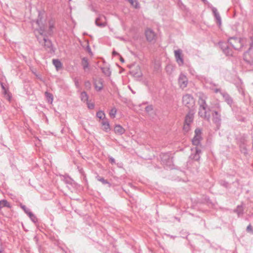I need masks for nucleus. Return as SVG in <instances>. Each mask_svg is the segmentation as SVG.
Masks as SVG:
<instances>
[{
	"label": "nucleus",
	"mask_w": 253,
	"mask_h": 253,
	"mask_svg": "<svg viewBox=\"0 0 253 253\" xmlns=\"http://www.w3.org/2000/svg\"><path fill=\"white\" fill-rule=\"evenodd\" d=\"M4 207L11 208V206L7 200L3 199L0 201V210Z\"/></svg>",
	"instance_id": "393cba45"
},
{
	"label": "nucleus",
	"mask_w": 253,
	"mask_h": 253,
	"mask_svg": "<svg viewBox=\"0 0 253 253\" xmlns=\"http://www.w3.org/2000/svg\"><path fill=\"white\" fill-rule=\"evenodd\" d=\"M191 151H194L189 157V161L187 162L188 165H190L193 161H199L200 159V154L202 153L201 149L196 147L194 149H191Z\"/></svg>",
	"instance_id": "39448f33"
},
{
	"label": "nucleus",
	"mask_w": 253,
	"mask_h": 253,
	"mask_svg": "<svg viewBox=\"0 0 253 253\" xmlns=\"http://www.w3.org/2000/svg\"><path fill=\"white\" fill-rule=\"evenodd\" d=\"M69 1H71V0H69Z\"/></svg>",
	"instance_id": "e2e57ef3"
},
{
	"label": "nucleus",
	"mask_w": 253,
	"mask_h": 253,
	"mask_svg": "<svg viewBox=\"0 0 253 253\" xmlns=\"http://www.w3.org/2000/svg\"><path fill=\"white\" fill-rule=\"evenodd\" d=\"M205 3H206L208 2L207 0H202Z\"/></svg>",
	"instance_id": "4d7b16f0"
},
{
	"label": "nucleus",
	"mask_w": 253,
	"mask_h": 253,
	"mask_svg": "<svg viewBox=\"0 0 253 253\" xmlns=\"http://www.w3.org/2000/svg\"><path fill=\"white\" fill-rule=\"evenodd\" d=\"M220 94L224 99L225 101L231 107L233 104V100L230 95L226 91L220 92Z\"/></svg>",
	"instance_id": "dca6fc26"
},
{
	"label": "nucleus",
	"mask_w": 253,
	"mask_h": 253,
	"mask_svg": "<svg viewBox=\"0 0 253 253\" xmlns=\"http://www.w3.org/2000/svg\"><path fill=\"white\" fill-rule=\"evenodd\" d=\"M161 162L164 165H170L172 163V158L169 153H162L161 155Z\"/></svg>",
	"instance_id": "4468645a"
},
{
	"label": "nucleus",
	"mask_w": 253,
	"mask_h": 253,
	"mask_svg": "<svg viewBox=\"0 0 253 253\" xmlns=\"http://www.w3.org/2000/svg\"><path fill=\"white\" fill-rule=\"evenodd\" d=\"M109 162L112 164H114L115 163V160L114 158H113V157H110L109 158Z\"/></svg>",
	"instance_id": "c03bdc74"
},
{
	"label": "nucleus",
	"mask_w": 253,
	"mask_h": 253,
	"mask_svg": "<svg viewBox=\"0 0 253 253\" xmlns=\"http://www.w3.org/2000/svg\"><path fill=\"white\" fill-rule=\"evenodd\" d=\"M178 83L181 88H185L188 84V79L186 76L183 73H181L178 79Z\"/></svg>",
	"instance_id": "ddd939ff"
},
{
	"label": "nucleus",
	"mask_w": 253,
	"mask_h": 253,
	"mask_svg": "<svg viewBox=\"0 0 253 253\" xmlns=\"http://www.w3.org/2000/svg\"><path fill=\"white\" fill-rule=\"evenodd\" d=\"M55 21L54 19H51L48 21V30L47 34L51 36L53 33V30L55 28Z\"/></svg>",
	"instance_id": "a211bd4d"
},
{
	"label": "nucleus",
	"mask_w": 253,
	"mask_h": 253,
	"mask_svg": "<svg viewBox=\"0 0 253 253\" xmlns=\"http://www.w3.org/2000/svg\"><path fill=\"white\" fill-rule=\"evenodd\" d=\"M146 40L149 42H155L157 39L156 34L150 28H147L145 31Z\"/></svg>",
	"instance_id": "6e6552de"
},
{
	"label": "nucleus",
	"mask_w": 253,
	"mask_h": 253,
	"mask_svg": "<svg viewBox=\"0 0 253 253\" xmlns=\"http://www.w3.org/2000/svg\"><path fill=\"white\" fill-rule=\"evenodd\" d=\"M127 1L133 6L135 8H139L140 5L137 0H127Z\"/></svg>",
	"instance_id": "2f4dec72"
},
{
	"label": "nucleus",
	"mask_w": 253,
	"mask_h": 253,
	"mask_svg": "<svg viewBox=\"0 0 253 253\" xmlns=\"http://www.w3.org/2000/svg\"><path fill=\"white\" fill-rule=\"evenodd\" d=\"M41 246H39V251H40V253H41Z\"/></svg>",
	"instance_id": "13d9d810"
},
{
	"label": "nucleus",
	"mask_w": 253,
	"mask_h": 253,
	"mask_svg": "<svg viewBox=\"0 0 253 253\" xmlns=\"http://www.w3.org/2000/svg\"><path fill=\"white\" fill-rule=\"evenodd\" d=\"M207 108H205L203 110V109L199 108L198 114L201 117L204 118L208 121H209L211 116L210 114L207 115Z\"/></svg>",
	"instance_id": "f3484780"
},
{
	"label": "nucleus",
	"mask_w": 253,
	"mask_h": 253,
	"mask_svg": "<svg viewBox=\"0 0 253 253\" xmlns=\"http://www.w3.org/2000/svg\"><path fill=\"white\" fill-rule=\"evenodd\" d=\"M174 219H175L176 220H177L179 222H180V219L179 217L174 216Z\"/></svg>",
	"instance_id": "5fc2aeb1"
},
{
	"label": "nucleus",
	"mask_w": 253,
	"mask_h": 253,
	"mask_svg": "<svg viewBox=\"0 0 253 253\" xmlns=\"http://www.w3.org/2000/svg\"><path fill=\"white\" fill-rule=\"evenodd\" d=\"M112 54L114 56H116V55H120V54L117 52L116 51L114 50L112 52Z\"/></svg>",
	"instance_id": "8fccbe9b"
},
{
	"label": "nucleus",
	"mask_w": 253,
	"mask_h": 253,
	"mask_svg": "<svg viewBox=\"0 0 253 253\" xmlns=\"http://www.w3.org/2000/svg\"><path fill=\"white\" fill-rule=\"evenodd\" d=\"M102 72L107 76H110L111 74V72L109 68L102 67L101 68Z\"/></svg>",
	"instance_id": "f704fd0d"
},
{
	"label": "nucleus",
	"mask_w": 253,
	"mask_h": 253,
	"mask_svg": "<svg viewBox=\"0 0 253 253\" xmlns=\"http://www.w3.org/2000/svg\"><path fill=\"white\" fill-rule=\"evenodd\" d=\"M120 61H121L122 63L125 62V60H124V58H123L121 56H120Z\"/></svg>",
	"instance_id": "864d4df0"
},
{
	"label": "nucleus",
	"mask_w": 253,
	"mask_h": 253,
	"mask_svg": "<svg viewBox=\"0 0 253 253\" xmlns=\"http://www.w3.org/2000/svg\"><path fill=\"white\" fill-rule=\"evenodd\" d=\"M20 207L27 215L28 213L31 211L30 210L24 205L21 204Z\"/></svg>",
	"instance_id": "58836bf2"
},
{
	"label": "nucleus",
	"mask_w": 253,
	"mask_h": 253,
	"mask_svg": "<svg viewBox=\"0 0 253 253\" xmlns=\"http://www.w3.org/2000/svg\"><path fill=\"white\" fill-rule=\"evenodd\" d=\"M219 183L220 184V185L227 188L229 187V183L226 181V180H220L219 181Z\"/></svg>",
	"instance_id": "e433bc0d"
},
{
	"label": "nucleus",
	"mask_w": 253,
	"mask_h": 253,
	"mask_svg": "<svg viewBox=\"0 0 253 253\" xmlns=\"http://www.w3.org/2000/svg\"><path fill=\"white\" fill-rule=\"evenodd\" d=\"M90 85V83L89 81H86L85 82V85L86 86H87L88 85L89 86Z\"/></svg>",
	"instance_id": "3c124183"
},
{
	"label": "nucleus",
	"mask_w": 253,
	"mask_h": 253,
	"mask_svg": "<svg viewBox=\"0 0 253 253\" xmlns=\"http://www.w3.org/2000/svg\"><path fill=\"white\" fill-rule=\"evenodd\" d=\"M74 82H75V84L77 88H79L80 87V84H79V81H78V80L77 78H75L74 79Z\"/></svg>",
	"instance_id": "37998d69"
},
{
	"label": "nucleus",
	"mask_w": 253,
	"mask_h": 253,
	"mask_svg": "<svg viewBox=\"0 0 253 253\" xmlns=\"http://www.w3.org/2000/svg\"><path fill=\"white\" fill-rule=\"evenodd\" d=\"M52 62L57 70L62 67V64L61 61L58 59H53Z\"/></svg>",
	"instance_id": "c85d7f7f"
},
{
	"label": "nucleus",
	"mask_w": 253,
	"mask_h": 253,
	"mask_svg": "<svg viewBox=\"0 0 253 253\" xmlns=\"http://www.w3.org/2000/svg\"><path fill=\"white\" fill-rule=\"evenodd\" d=\"M253 43L250 44V47L249 49L246 51L244 54L243 58L246 62L250 65H253Z\"/></svg>",
	"instance_id": "f03ea898"
},
{
	"label": "nucleus",
	"mask_w": 253,
	"mask_h": 253,
	"mask_svg": "<svg viewBox=\"0 0 253 253\" xmlns=\"http://www.w3.org/2000/svg\"><path fill=\"white\" fill-rule=\"evenodd\" d=\"M210 84H213L214 86H215L216 84H213L212 83H210Z\"/></svg>",
	"instance_id": "bf43d9fd"
},
{
	"label": "nucleus",
	"mask_w": 253,
	"mask_h": 253,
	"mask_svg": "<svg viewBox=\"0 0 253 253\" xmlns=\"http://www.w3.org/2000/svg\"><path fill=\"white\" fill-rule=\"evenodd\" d=\"M45 96L48 103H49V104H52L53 99V96L52 94V93L46 91L45 92Z\"/></svg>",
	"instance_id": "bb28decb"
},
{
	"label": "nucleus",
	"mask_w": 253,
	"mask_h": 253,
	"mask_svg": "<svg viewBox=\"0 0 253 253\" xmlns=\"http://www.w3.org/2000/svg\"><path fill=\"white\" fill-rule=\"evenodd\" d=\"M4 251V248L2 245L0 244V253H2Z\"/></svg>",
	"instance_id": "09e8293b"
},
{
	"label": "nucleus",
	"mask_w": 253,
	"mask_h": 253,
	"mask_svg": "<svg viewBox=\"0 0 253 253\" xmlns=\"http://www.w3.org/2000/svg\"><path fill=\"white\" fill-rule=\"evenodd\" d=\"M174 56L175 60L179 66H182L184 64L183 56L182 50L178 49L174 50Z\"/></svg>",
	"instance_id": "9b49d317"
},
{
	"label": "nucleus",
	"mask_w": 253,
	"mask_h": 253,
	"mask_svg": "<svg viewBox=\"0 0 253 253\" xmlns=\"http://www.w3.org/2000/svg\"><path fill=\"white\" fill-rule=\"evenodd\" d=\"M81 98L82 101L87 102L88 96L86 92L83 91L81 94Z\"/></svg>",
	"instance_id": "72a5a7b5"
},
{
	"label": "nucleus",
	"mask_w": 253,
	"mask_h": 253,
	"mask_svg": "<svg viewBox=\"0 0 253 253\" xmlns=\"http://www.w3.org/2000/svg\"><path fill=\"white\" fill-rule=\"evenodd\" d=\"M117 112V110L115 107H114L113 108H112L109 112V115H110V117L112 118H114L116 117Z\"/></svg>",
	"instance_id": "c9c22d12"
},
{
	"label": "nucleus",
	"mask_w": 253,
	"mask_h": 253,
	"mask_svg": "<svg viewBox=\"0 0 253 253\" xmlns=\"http://www.w3.org/2000/svg\"><path fill=\"white\" fill-rule=\"evenodd\" d=\"M96 26L100 27H104L106 26L107 23L105 21V17L103 15H100L95 21Z\"/></svg>",
	"instance_id": "2eb2a0df"
},
{
	"label": "nucleus",
	"mask_w": 253,
	"mask_h": 253,
	"mask_svg": "<svg viewBox=\"0 0 253 253\" xmlns=\"http://www.w3.org/2000/svg\"><path fill=\"white\" fill-rule=\"evenodd\" d=\"M234 211L238 214V216L243 215L244 210L242 205H238L237 208L234 210Z\"/></svg>",
	"instance_id": "cd10ccee"
},
{
	"label": "nucleus",
	"mask_w": 253,
	"mask_h": 253,
	"mask_svg": "<svg viewBox=\"0 0 253 253\" xmlns=\"http://www.w3.org/2000/svg\"><path fill=\"white\" fill-rule=\"evenodd\" d=\"M28 215L30 219L34 222L36 223L38 222V219L36 216L31 211L28 213Z\"/></svg>",
	"instance_id": "473e14b6"
},
{
	"label": "nucleus",
	"mask_w": 253,
	"mask_h": 253,
	"mask_svg": "<svg viewBox=\"0 0 253 253\" xmlns=\"http://www.w3.org/2000/svg\"><path fill=\"white\" fill-rule=\"evenodd\" d=\"M71 178L69 177H65V181L66 183H71L70 180Z\"/></svg>",
	"instance_id": "a18cd8bd"
},
{
	"label": "nucleus",
	"mask_w": 253,
	"mask_h": 253,
	"mask_svg": "<svg viewBox=\"0 0 253 253\" xmlns=\"http://www.w3.org/2000/svg\"><path fill=\"white\" fill-rule=\"evenodd\" d=\"M219 46L226 56H233V50L232 48H231V46L228 42H219Z\"/></svg>",
	"instance_id": "20e7f679"
},
{
	"label": "nucleus",
	"mask_w": 253,
	"mask_h": 253,
	"mask_svg": "<svg viewBox=\"0 0 253 253\" xmlns=\"http://www.w3.org/2000/svg\"><path fill=\"white\" fill-rule=\"evenodd\" d=\"M182 103L188 108H192L195 104V100L192 95L186 94L183 96Z\"/></svg>",
	"instance_id": "423d86ee"
},
{
	"label": "nucleus",
	"mask_w": 253,
	"mask_h": 253,
	"mask_svg": "<svg viewBox=\"0 0 253 253\" xmlns=\"http://www.w3.org/2000/svg\"><path fill=\"white\" fill-rule=\"evenodd\" d=\"M82 65L84 71L89 67V63L88 58L86 57H83L82 59Z\"/></svg>",
	"instance_id": "b1692460"
},
{
	"label": "nucleus",
	"mask_w": 253,
	"mask_h": 253,
	"mask_svg": "<svg viewBox=\"0 0 253 253\" xmlns=\"http://www.w3.org/2000/svg\"><path fill=\"white\" fill-rule=\"evenodd\" d=\"M213 90L215 93L219 92L220 93V92H222L220 88H214Z\"/></svg>",
	"instance_id": "49530a36"
},
{
	"label": "nucleus",
	"mask_w": 253,
	"mask_h": 253,
	"mask_svg": "<svg viewBox=\"0 0 253 253\" xmlns=\"http://www.w3.org/2000/svg\"><path fill=\"white\" fill-rule=\"evenodd\" d=\"M217 108L220 109V106L219 104L217 105Z\"/></svg>",
	"instance_id": "052dcab7"
},
{
	"label": "nucleus",
	"mask_w": 253,
	"mask_h": 253,
	"mask_svg": "<svg viewBox=\"0 0 253 253\" xmlns=\"http://www.w3.org/2000/svg\"><path fill=\"white\" fill-rule=\"evenodd\" d=\"M170 237L172 238H173V239L175 238V237L173 236H170Z\"/></svg>",
	"instance_id": "680f3d73"
},
{
	"label": "nucleus",
	"mask_w": 253,
	"mask_h": 253,
	"mask_svg": "<svg viewBox=\"0 0 253 253\" xmlns=\"http://www.w3.org/2000/svg\"><path fill=\"white\" fill-rule=\"evenodd\" d=\"M43 14L44 11H39L38 18L36 20V23L38 26L42 24Z\"/></svg>",
	"instance_id": "5701e85b"
},
{
	"label": "nucleus",
	"mask_w": 253,
	"mask_h": 253,
	"mask_svg": "<svg viewBox=\"0 0 253 253\" xmlns=\"http://www.w3.org/2000/svg\"><path fill=\"white\" fill-rule=\"evenodd\" d=\"M228 42L230 46L235 50H239L243 46L241 39L237 38L231 37L228 39Z\"/></svg>",
	"instance_id": "7ed1b4c3"
},
{
	"label": "nucleus",
	"mask_w": 253,
	"mask_h": 253,
	"mask_svg": "<svg viewBox=\"0 0 253 253\" xmlns=\"http://www.w3.org/2000/svg\"><path fill=\"white\" fill-rule=\"evenodd\" d=\"M37 40L40 44H42L45 49L48 52L51 53H54L55 48L53 47V45L51 41L45 37H43L42 40H41L39 36L36 35Z\"/></svg>",
	"instance_id": "f257e3e1"
},
{
	"label": "nucleus",
	"mask_w": 253,
	"mask_h": 253,
	"mask_svg": "<svg viewBox=\"0 0 253 253\" xmlns=\"http://www.w3.org/2000/svg\"><path fill=\"white\" fill-rule=\"evenodd\" d=\"M39 26V28L36 29L35 32L37 31L40 35L43 36V37H46V35L45 33V29L44 26H41V25H40V26Z\"/></svg>",
	"instance_id": "a878e982"
},
{
	"label": "nucleus",
	"mask_w": 253,
	"mask_h": 253,
	"mask_svg": "<svg viewBox=\"0 0 253 253\" xmlns=\"http://www.w3.org/2000/svg\"><path fill=\"white\" fill-rule=\"evenodd\" d=\"M201 130L199 128H196L195 130V136L192 139V143L193 145L198 146L201 143L202 139Z\"/></svg>",
	"instance_id": "9d476101"
},
{
	"label": "nucleus",
	"mask_w": 253,
	"mask_h": 253,
	"mask_svg": "<svg viewBox=\"0 0 253 253\" xmlns=\"http://www.w3.org/2000/svg\"><path fill=\"white\" fill-rule=\"evenodd\" d=\"M194 116L193 115L190 113H189L186 115L185 117L184 124L183 126V130L185 132H188L190 129L191 124L193 121Z\"/></svg>",
	"instance_id": "0eeeda50"
},
{
	"label": "nucleus",
	"mask_w": 253,
	"mask_h": 253,
	"mask_svg": "<svg viewBox=\"0 0 253 253\" xmlns=\"http://www.w3.org/2000/svg\"><path fill=\"white\" fill-rule=\"evenodd\" d=\"M101 124L102 126V129L106 132L110 131V126L108 119H105L102 121Z\"/></svg>",
	"instance_id": "6ab92c4d"
},
{
	"label": "nucleus",
	"mask_w": 253,
	"mask_h": 253,
	"mask_svg": "<svg viewBox=\"0 0 253 253\" xmlns=\"http://www.w3.org/2000/svg\"><path fill=\"white\" fill-rule=\"evenodd\" d=\"M0 85H1V88H2V92H3V94L6 95V94L7 93V92L8 91V88H7L5 86L4 84L3 83L1 82L0 83Z\"/></svg>",
	"instance_id": "4c0bfd02"
},
{
	"label": "nucleus",
	"mask_w": 253,
	"mask_h": 253,
	"mask_svg": "<svg viewBox=\"0 0 253 253\" xmlns=\"http://www.w3.org/2000/svg\"><path fill=\"white\" fill-rule=\"evenodd\" d=\"M114 131L118 135H122L125 132V129L121 125H116L114 127Z\"/></svg>",
	"instance_id": "4be33fe9"
},
{
	"label": "nucleus",
	"mask_w": 253,
	"mask_h": 253,
	"mask_svg": "<svg viewBox=\"0 0 253 253\" xmlns=\"http://www.w3.org/2000/svg\"><path fill=\"white\" fill-rule=\"evenodd\" d=\"M96 117L99 119L104 120L105 119H107L105 116V114L104 111L100 110L96 113Z\"/></svg>",
	"instance_id": "c756f323"
},
{
	"label": "nucleus",
	"mask_w": 253,
	"mask_h": 253,
	"mask_svg": "<svg viewBox=\"0 0 253 253\" xmlns=\"http://www.w3.org/2000/svg\"><path fill=\"white\" fill-rule=\"evenodd\" d=\"M243 150L244 151H243V152L244 153V154H247V149H246V147H244L243 148Z\"/></svg>",
	"instance_id": "603ef678"
},
{
	"label": "nucleus",
	"mask_w": 253,
	"mask_h": 253,
	"mask_svg": "<svg viewBox=\"0 0 253 253\" xmlns=\"http://www.w3.org/2000/svg\"><path fill=\"white\" fill-rule=\"evenodd\" d=\"M86 103L87 105V107L89 109H93L94 108V104L93 103L88 102V101L86 102Z\"/></svg>",
	"instance_id": "a19ab883"
},
{
	"label": "nucleus",
	"mask_w": 253,
	"mask_h": 253,
	"mask_svg": "<svg viewBox=\"0 0 253 253\" xmlns=\"http://www.w3.org/2000/svg\"><path fill=\"white\" fill-rule=\"evenodd\" d=\"M207 99V96L203 93H199L198 104L199 105V108L205 109L208 108V105L206 103V100Z\"/></svg>",
	"instance_id": "f8f14e48"
},
{
	"label": "nucleus",
	"mask_w": 253,
	"mask_h": 253,
	"mask_svg": "<svg viewBox=\"0 0 253 253\" xmlns=\"http://www.w3.org/2000/svg\"><path fill=\"white\" fill-rule=\"evenodd\" d=\"M95 89L98 91H101L103 88V80L102 79H99L96 82L94 83Z\"/></svg>",
	"instance_id": "412c9836"
},
{
	"label": "nucleus",
	"mask_w": 253,
	"mask_h": 253,
	"mask_svg": "<svg viewBox=\"0 0 253 253\" xmlns=\"http://www.w3.org/2000/svg\"><path fill=\"white\" fill-rule=\"evenodd\" d=\"M212 121L216 126V129H219L221 124V115L218 112L213 111L212 113Z\"/></svg>",
	"instance_id": "1a4fd4ad"
},
{
	"label": "nucleus",
	"mask_w": 253,
	"mask_h": 253,
	"mask_svg": "<svg viewBox=\"0 0 253 253\" xmlns=\"http://www.w3.org/2000/svg\"><path fill=\"white\" fill-rule=\"evenodd\" d=\"M128 87H129V88L131 90V92H132V93H133V94H135V91H133V90L131 89V88H130V87L129 86H128Z\"/></svg>",
	"instance_id": "6e6d98bb"
},
{
	"label": "nucleus",
	"mask_w": 253,
	"mask_h": 253,
	"mask_svg": "<svg viewBox=\"0 0 253 253\" xmlns=\"http://www.w3.org/2000/svg\"><path fill=\"white\" fill-rule=\"evenodd\" d=\"M153 109V106L152 105L147 106L145 107V111L147 112H150L152 111Z\"/></svg>",
	"instance_id": "79ce46f5"
},
{
	"label": "nucleus",
	"mask_w": 253,
	"mask_h": 253,
	"mask_svg": "<svg viewBox=\"0 0 253 253\" xmlns=\"http://www.w3.org/2000/svg\"><path fill=\"white\" fill-rule=\"evenodd\" d=\"M6 95H7V99L8 100H10L12 97L11 94L8 91Z\"/></svg>",
	"instance_id": "de8ad7c7"
},
{
	"label": "nucleus",
	"mask_w": 253,
	"mask_h": 253,
	"mask_svg": "<svg viewBox=\"0 0 253 253\" xmlns=\"http://www.w3.org/2000/svg\"><path fill=\"white\" fill-rule=\"evenodd\" d=\"M247 231L253 234V229L251 224H250L247 227Z\"/></svg>",
	"instance_id": "ea45409f"
},
{
	"label": "nucleus",
	"mask_w": 253,
	"mask_h": 253,
	"mask_svg": "<svg viewBox=\"0 0 253 253\" xmlns=\"http://www.w3.org/2000/svg\"><path fill=\"white\" fill-rule=\"evenodd\" d=\"M96 178L98 181L101 182L103 184H108L109 187H110L111 186V184L109 183L107 180L105 179L103 177L97 175L96 177Z\"/></svg>",
	"instance_id": "7c9ffc66"
},
{
	"label": "nucleus",
	"mask_w": 253,
	"mask_h": 253,
	"mask_svg": "<svg viewBox=\"0 0 253 253\" xmlns=\"http://www.w3.org/2000/svg\"><path fill=\"white\" fill-rule=\"evenodd\" d=\"M211 10L216 20L217 23L220 25L221 23V19L217 9L214 7H211Z\"/></svg>",
	"instance_id": "aec40b11"
}]
</instances>
